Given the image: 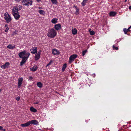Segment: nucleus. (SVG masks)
<instances>
[{
	"mask_svg": "<svg viewBox=\"0 0 131 131\" xmlns=\"http://www.w3.org/2000/svg\"><path fill=\"white\" fill-rule=\"evenodd\" d=\"M52 2V3L53 4H56L57 3V1L56 0H51Z\"/></svg>",
	"mask_w": 131,
	"mask_h": 131,
	"instance_id": "c756f323",
	"label": "nucleus"
},
{
	"mask_svg": "<svg viewBox=\"0 0 131 131\" xmlns=\"http://www.w3.org/2000/svg\"><path fill=\"white\" fill-rule=\"evenodd\" d=\"M75 7L76 8H77V6H76Z\"/></svg>",
	"mask_w": 131,
	"mask_h": 131,
	"instance_id": "09e8293b",
	"label": "nucleus"
},
{
	"mask_svg": "<svg viewBox=\"0 0 131 131\" xmlns=\"http://www.w3.org/2000/svg\"><path fill=\"white\" fill-rule=\"evenodd\" d=\"M90 34L91 35H93L95 34V32L93 30H92L90 31Z\"/></svg>",
	"mask_w": 131,
	"mask_h": 131,
	"instance_id": "7c9ffc66",
	"label": "nucleus"
},
{
	"mask_svg": "<svg viewBox=\"0 0 131 131\" xmlns=\"http://www.w3.org/2000/svg\"><path fill=\"white\" fill-rule=\"evenodd\" d=\"M123 31L124 33L125 34H126L127 32H128L129 31H130V30L128 28V29L124 28L123 29Z\"/></svg>",
	"mask_w": 131,
	"mask_h": 131,
	"instance_id": "aec40b11",
	"label": "nucleus"
},
{
	"mask_svg": "<svg viewBox=\"0 0 131 131\" xmlns=\"http://www.w3.org/2000/svg\"><path fill=\"white\" fill-rule=\"evenodd\" d=\"M41 51V50H39L38 51L37 53L35 55V58L36 60H37L39 59L40 57Z\"/></svg>",
	"mask_w": 131,
	"mask_h": 131,
	"instance_id": "20e7f679",
	"label": "nucleus"
},
{
	"mask_svg": "<svg viewBox=\"0 0 131 131\" xmlns=\"http://www.w3.org/2000/svg\"><path fill=\"white\" fill-rule=\"evenodd\" d=\"M37 47H33L32 49H30L31 52L33 54H35L37 53Z\"/></svg>",
	"mask_w": 131,
	"mask_h": 131,
	"instance_id": "6e6552de",
	"label": "nucleus"
},
{
	"mask_svg": "<svg viewBox=\"0 0 131 131\" xmlns=\"http://www.w3.org/2000/svg\"><path fill=\"white\" fill-rule=\"evenodd\" d=\"M38 67L37 66H34L33 67L30 68V70L32 71H35L37 69Z\"/></svg>",
	"mask_w": 131,
	"mask_h": 131,
	"instance_id": "dca6fc26",
	"label": "nucleus"
},
{
	"mask_svg": "<svg viewBox=\"0 0 131 131\" xmlns=\"http://www.w3.org/2000/svg\"><path fill=\"white\" fill-rule=\"evenodd\" d=\"M79 11V9L77 8H76V14H77L78 13V12Z\"/></svg>",
	"mask_w": 131,
	"mask_h": 131,
	"instance_id": "72a5a7b5",
	"label": "nucleus"
},
{
	"mask_svg": "<svg viewBox=\"0 0 131 131\" xmlns=\"http://www.w3.org/2000/svg\"><path fill=\"white\" fill-rule=\"evenodd\" d=\"M57 19L54 18L52 19L51 21V22L53 24H56L57 22Z\"/></svg>",
	"mask_w": 131,
	"mask_h": 131,
	"instance_id": "6ab92c4d",
	"label": "nucleus"
},
{
	"mask_svg": "<svg viewBox=\"0 0 131 131\" xmlns=\"http://www.w3.org/2000/svg\"><path fill=\"white\" fill-rule=\"evenodd\" d=\"M27 0H23L22 1V3L24 5L27 6L26 4H27Z\"/></svg>",
	"mask_w": 131,
	"mask_h": 131,
	"instance_id": "cd10ccee",
	"label": "nucleus"
},
{
	"mask_svg": "<svg viewBox=\"0 0 131 131\" xmlns=\"http://www.w3.org/2000/svg\"><path fill=\"white\" fill-rule=\"evenodd\" d=\"M30 125V123L29 121L27 122V123L24 124H20V126L23 127H28Z\"/></svg>",
	"mask_w": 131,
	"mask_h": 131,
	"instance_id": "f8f14e48",
	"label": "nucleus"
},
{
	"mask_svg": "<svg viewBox=\"0 0 131 131\" xmlns=\"http://www.w3.org/2000/svg\"><path fill=\"white\" fill-rule=\"evenodd\" d=\"M30 123V124H32L34 125H37L38 124V122L36 120H33L31 121H29Z\"/></svg>",
	"mask_w": 131,
	"mask_h": 131,
	"instance_id": "9d476101",
	"label": "nucleus"
},
{
	"mask_svg": "<svg viewBox=\"0 0 131 131\" xmlns=\"http://www.w3.org/2000/svg\"><path fill=\"white\" fill-rule=\"evenodd\" d=\"M2 129L3 127L2 126H0V130H2Z\"/></svg>",
	"mask_w": 131,
	"mask_h": 131,
	"instance_id": "ea45409f",
	"label": "nucleus"
},
{
	"mask_svg": "<svg viewBox=\"0 0 131 131\" xmlns=\"http://www.w3.org/2000/svg\"><path fill=\"white\" fill-rule=\"evenodd\" d=\"M87 52V50H84V51H83V52H82V55H83V56H84L86 53Z\"/></svg>",
	"mask_w": 131,
	"mask_h": 131,
	"instance_id": "2f4dec72",
	"label": "nucleus"
},
{
	"mask_svg": "<svg viewBox=\"0 0 131 131\" xmlns=\"http://www.w3.org/2000/svg\"><path fill=\"white\" fill-rule=\"evenodd\" d=\"M9 28L8 27H7L6 29L5 30V32H7L9 30Z\"/></svg>",
	"mask_w": 131,
	"mask_h": 131,
	"instance_id": "f704fd0d",
	"label": "nucleus"
},
{
	"mask_svg": "<svg viewBox=\"0 0 131 131\" xmlns=\"http://www.w3.org/2000/svg\"><path fill=\"white\" fill-rule=\"evenodd\" d=\"M72 34L73 35H75L77 33V30L76 28H72Z\"/></svg>",
	"mask_w": 131,
	"mask_h": 131,
	"instance_id": "a211bd4d",
	"label": "nucleus"
},
{
	"mask_svg": "<svg viewBox=\"0 0 131 131\" xmlns=\"http://www.w3.org/2000/svg\"><path fill=\"white\" fill-rule=\"evenodd\" d=\"M77 57V55L75 54H74L71 56L69 58V63H71L74 61V59L76 58Z\"/></svg>",
	"mask_w": 131,
	"mask_h": 131,
	"instance_id": "7ed1b4c3",
	"label": "nucleus"
},
{
	"mask_svg": "<svg viewBox=\"0 0 131 131\" xmlns=\"http://www.w3.org/2000/svg\"><path fill=\"white\" fill-rule=\"evenodd\" d=\"M52 53L54 55L59 54V51L57 50L56 49L53 50Z\"/></svg>",
	"mask_w": 131,
	"mask_h": 131,
	"instance_id": "2eb2a0df",
	"label": "nucleus"
},
{
	"mask_svg": "<svg viewBox=\"0 0 131 131\" xmlns=\"http://www.w3.org/2000/svg\"><path fill=\"white\" fill-rule=\"evenodd\" d=\"M19 10H20L21 9V8H22L21 6L20 5H19Z\"/></svg>",
	"mask_w": 131,
	"mask_h": 131,
	"instance_id": "4c0bfd02",
	"label": "nucleus"
},
{
	"mask_svg": "<svg viewBox=\"0 0 131 131\" xmlns=\"http://www.w3.org/2000/svg\"><path fill=\"white\" fill-rule=\"evenodd\" d=\"M30 110L31 112H37V110L36 109L34 108L33 107H31L30 108Z\"/></svg>",
	"mask_w": 131,
	"mask_h": 131,
	"instance_id": "4be33fe9",
	"label": "nucleus"
},
{
	"mask_svg": "<svg viewBox=\"0 0 131 131\" xmlns=\"http://www.w3.org/2000/svg\"><path fill=\"white\" fill-rule=\"evenodd\" d=\"M129 9H131V6H130L129 7Z\"/></svg>",
	"mask_w": 131,
	"mask_h": 131,
	"instance_id": "37998d69",
	"label": "nucleus"
},
{
	"mask_svg": "<svg viewBox=\"0 0 131 131\" xmlns=\"http://www.w3.org/2000/svg\"><path fill=\"white\" fill-rule=\"evenodd\" d=\"M7 47L9 49H13L15 48V46H12L11 45H9Z\"/></svg>",
	"mask_w": 131,
	"mask_h": 131,
	"instance_id": "412c9836",
	"label": "nucleus"
},
{
	"mask_svg": "<svg viewBox=\"0 0 131 131\" xmlns=\"http://www.w3.org/2000/svg\"><path fill=\"white\" fill-rule=\"evenodd\" d=\"M7 24H5V27H7Z\"/></svg>",
	"mask_w": 131,
	"mask_h": 131,
	"instance_id": "a18cd8bd",
	"label": "nucleus"
},
{
	"mask_svg": "<svg viewBox=\"0 0 131 131\" xmlns=\"http://www.w3.org/2000/svg\"><path fill=\"white\" fill-rule=\"evenodd\" d=\"M88 0H83L81 4L83 6H84L85 5Z\"/></svg>",
	"mask_w": 131,
	"mask_h": 131,
	"instance_id": "a878e982",
	"label": "nucleus"
},
{
	"mask_svg": "<svg viewBox=\"0 0 131 131\" xmlns=\"http://www.w3.org/2000/svg\"><path fill=\"white\" fill-rule=\"evenodd\" d=\"M39 12V13L41 15H44L45 14V11L42 10H40L38 11Z\"/></svg>",
	"mask_w": 131,
	"mask_h": 131,
	"instance_id": "b1692460",
	"label": "nucleus"
},
{
	"mask_svg": "<svg viewBox=\"0 0 131 131\" xmlns=\"http://www.w3.org/2000/svg\"><path fill=\"white\" fill-rule=\"evenodd\" d=\"M54 28L57 30H58L61 28V25L60 24L55 25Z\"/></svg>",
	"mask_w": 131,
	"mask_h": 131,
	"instance_id": "ddd939ff",
	"label": "nucleus"
},
{
	"mask_svg": "<svg viewBox=\"0 0 131 131\" xmlns=\"http://www.w3.org/2000/svg\"><path fill=\"white\" fill-rule=\"evenodd\" d=\"M18 8L14 7L12 9L13 14L18 13Z\"/></svg>",
	"mask_w": 131,
	"mask_h": 131,
	"instance_id": "0eeeda50",
	"label": "nucleus"
},
{
	"mask_svg": "<svg viewBox=\"0 0 131 131\" xmlns=\"http://www.w3.org/2000/svg\"><path fill=\"white\" fill-rule=\"evenodd\" d=\"M13 15L14 16L15 19L17 20L19 19L20 17V16L19 14V13L13 14Z\"/></svg>",
	"mask_w": 131,
	"mask_h": 131,
	"instance_id": "9b49d317",
	"label": "nucleus"
},
{
	"mask_svg": "<svg viewBox=\"0 0 131 131\" xmlns=\"http://www.w3.org/2000/svg\"><path fill=\"white\" fill-rule=\"evenodd\" d=\"M15 1L18 2L20 1V0H15Z\"/></svg>",
	"mask_w": 131,
	"mask_h": 131,
	"instance_id": "a19ab883",
	"label": "nucleus"
},
{
	"mask_svg": "<svg viewBox=\"0 0 131 131\" xmlns=\"http://www.w3.org/2000/svg\"><path fill=\"white\" fill-rule=\"evenodd\" d=\"M113 49H115V46L113 45Z\"/></svg>",
	"mask_w": 131,
	"mask_h": 131,
	"instance_id": "c03bdc74",
	"label": "nucleus"
},
{
	"mask_svg": "<svg viewBox=\"0 0 131 131\" xmlns=\"http://www.w3.org/2000/svg\"><path fill=\"white\" fill-rule=\"evenodd\" d=\"M130 28H131V26H130L128 28L129 29Z\"/></svg>",
	"mask_w": 131,
	"mask_h": 131,
	"instance_id": "49530a36",
	"label": "nucleus"
},
{
	"mask_svg": "<svg viewBox=\"0 0 131 131\" xmlns=\"http://www.w3.org/2000/svg\"><path fill=\"white\" fill-rule=\"evenodd\" d=\"M29 79L31 80V79H32V77H29Z\"/></svg>",
	"mask_w": 131,
	"mask_h": 131,
	"instance_id": "79ce46f5",
	"label": "nucleus"
},
{
	"mask_svg": "<svg viewBox=\"0 0 131 131\" xmlns=\"http://www.w3.org/2000/svg\"><path fill=\"white\" fill-rule=\"evenodd\" d=\"M20 99V97H16V99L17 101H19Z\"/></svg>",
	"mask_w": 131,
	"mask_h": 131,
	"instance_id": "c9c22d12",
	"label": "nucleus"
},
{
	"mask_svg": "<svg viewBox=\"0 0 131 131\" xmlns=\"http://www.w3.org/2000/svg\"><path fill=\"white\" fill-rule=\"evenodd\" d=\"M26 53V51H24L19 53V56L20 58H23V56L25 55V53Z\"/></svg>",
	"mask_w": 131,
	"mask_h": 131,
	"instance_id": "1a4fd4ad",
	"label": "nucleus"
},
{
	"mask_svg": "<svg viewBox=\"0 0 131 131\" xmlns=\"http://www.w3.org/2000/svg\"><path fill=\"white\" fill-rule=\"evenodd\" d=\"M57 34L56 31L54 29H51L49 31L47 34V36L49 37L53 38L56 36Z\"/></svg>",
	"mask_w": 131,
	"mask_h": 131,
	"instance_id": "f257e3e1",
	"label": "nucleus"
},
{
	"mask_svg": "<svg viewBox=\"0 0 131 131\" xmlns=\"http://www.w3.org/2000/svg\"><path fill=\"white\" fill-rule=\"evenodd\" d=\"M125 0V2H126L127 0Z\"/></svg>",
	"mask_w": 131,
	"mask_h": 131,
	"instance_id": "8fccbe9b",
	"label": "nucleus"
},
{
	"mask_svg": "<svg viewBox=\"0 0 131 131\" xmlns=\"http://www.w3.org/2000/svg\"><path fill=\"white\" fill-rule=\"evenodd\" d=\"M110 15L111 16H115V12H111L110 13Z\"/></svg>",
	"mask_w": 131,
	"mask_h": 131,
	"instance_id": "bb28decb",
	"label": "nucleus"
},
{
	"mask_svg": "<svg viewBox=\"0 0 131 131\" xmlns=\"http://www.w3.org/2000/svg\"><path fill=\"white\" fill-rule=\"evenodd\" d=\"M21 58H22V59L21 61L20 62V66H22L26 62V60L27 59V58H26V57L24 56Z\"/></svg>",
	"mask_w": 131,
	"mask_h": 131,
	"instance_id": "423d86ee",
	"label": "nucleus"
},
{
	"mask_svg": "<svg viewBox=\"0 0 131 131\" xmlns=\"http://www.w3.org/2000/svg\"><path fill=\"white\" fill-rule=\"evenodd\" d=\"M115 50H117L118 49V47H115Z\"/></svg>",
	"mask_w": 131,
	"mask_h": 131,
	"instance_id": "58836bf2",
	"label": "nucleus"
},
{
	"mask_svg": "<svg viewBox=\"0 0 131 131\" xmlns=\"http://www.w3.org/2000/svg\"><path fill=\"white\" fill-rule=\"evenodd\" d=\"M94 76H95V74H94Z\"/></svg>",
	"mask_w": 131,
	"mask_h": 131,
	"instance_id": "603ef678",
	"label": "nucleus"
},
{
	"mask_svg": "<svg viewBox=\"0 0 131 131\" xmlns=\"http://www.w3.org/2000/svg\"><path fill=\"white\" fill-rule=\"evenodd\" d=\"M23 80L22 78H21L18 79V88H20L21 86Z\"/></svg>",
	"mask_w": 131,
	"mask_h": 131,
	"instance_id": "39448f33",
	"label": "nucleus"
},
{
	"mask_svg": "<svg viewBox=\"0 0 131 131\" xmlns=\"http://www.w3.org/2000/svg\"><path fill=\"white\" fill-rule=\"evenodd\" d=\"M53 61L52 60H51L50 62L49 63L47 64L46 67H47V66H49V65H51V64L52 63Z\"/></svg>",
	"mask_w": 131,
	"mask_h": 131,
	"instance_id": "473e14b6",
	"label": "nucleus"
},
{
	"mask_svg": "<svg viewBox=\"0 0 131 131\" xmlns=\"http://www.w3.org/2000/svg\"><path fill=\"white\" fill-rule=\"evenodd\" d=\"M67 67V64L66 63H64V64L62 68V72H63L65 69V68H66Z\"/></svg>",
	"mask_w": 131,
	"mask_h": 131,
	"instance_id": "5701e85b",
	"label": "nucleus"
},
{
	"mask_svg": "<svg viewBox=\"0 0 131 131\" xmlns=\"http://www.w3.org/2000/svg\"><path fill=\"white\" fill-rule=\"evenodd\" d=\"M5 129H4L3 130V131H5Z\"/></svg>",
	"mask_w": 131,
	"mask_h": 131,
	"instance_id": "de8ad7c7",
	"label": "nucleus"
},
{
	"mask_svg": "<svg viewBox=\"0 0 131 131\" xmlns=\"http://www.w3.org/2000/svg\"><path fill=\"white\" fill-rule=\"evenodd\" d=\"M4 16V19L6 20V22L7 23H8L11 21L12 20V18L7 13H5Z\"/></svg>",
	"mask_w": 131,
	"mask_h": 131,
	"instance_id": "f03ea898",
	"label": "nucleus"
},
{
	"mask_svg": "<svg viewBox=\"0 0 131 131\" xmlns=\"http://www.w3.org/2000/svg\"><path fill=\"white\" fill-rule=\"evenodd\" d=\"M1 91V89H0V92Z\"/></svg>",
	"mask_w": 131,
	"mask_h": 131,
	"instance_id": "3c124183",
	"label": "nucleus"
},
{
	"mask_svg": "<svg viewBox=\"0 0 131 131\" xmlns=\"http://www.w3.org/2000/svg\"><path fill=\"white\" fill-rule=\"evenodd\" d=\"M30 55V53L29 52H26V53H25V55L27 56L26 57V58H27V59L29 57V56Z\"/></svg>",
	"mask_w": 131,
	"mask_h": 131,
	"instance_id": "c85d7f7f",
	"label": "nucleus"
},
{
	"mask_svg": "<svg viewBox=\"0 0 131 131\" xmlns=\"http://www.w3.org/2000/svg\"><path fill=\"white\" fill-rule=\"evenodd\" d=\"M38 103H39V102L38 101H37L36 102L34 103V104H38Z\"/></svg>",
	"mask_w": 131,
	"mask_h": 131,
	"instance_id": "e433bc0d",
	"label": "nucleus"
},
{
	"mask_svg": "<svg viewBox=\"0 0 131 131\" xmlns=\"http://www.w3.org/2000/svg\"><path fill=\"white\" fill-rule=\"evenodd\" d=\"M9 64V63L8 62H6L4 65H2L1 66V67L3 69H5V68H7Z\"/></svg>",
	"mask_w": 131,
	"mask_h": 131,
	"instance_id": "4468645a",
	"label": "nucleus"
},
{
	"mask_svg": "<svg viewBox=\"0 0 131 131\" xmlns=\"http://www.w3.org/2000/svg\"><path fill=\"white\" fill-rule=\"evenodd\" d=\"M115 15H116V13H115Z\"/></svg>",
	"mask_w": 131,
	"mask_h": 131,
	"instance_id": "864d4df0",
	"label": "nucleus"
},
{
	"mask_svg": "<svg viewBox=\"0 0 131 131\" xmlns=\"http://www.w3.org/2000/svg\"><path fill=\"white\" fill-rule=\"evenodd\" d=\"M27 4L26 5H31L32 3V0H27Z\"/></svg>",
	"mask_w": 131,
	"mask_h": 131,
	"instance_id": "f3484780",
	"label": "nucleus"
},
{
	"mask_svg": "<svg viewBox=\"0 0 131 131\" xmlns=\"http://www.w3.org/2000/svg\"><path fill=\"white\" fill-rule=\"evenodd\" d=\"M37 86L40 88H41L42 87V84L41 82H39L37 83Z\"/></svg>",
	"mask_w": 131,
	"mask_h": 131,
	"instance_id": "393cba45",
	"label": "nucleus"
}]
</instances>
